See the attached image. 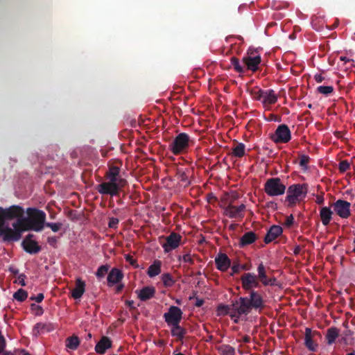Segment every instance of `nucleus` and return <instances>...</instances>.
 <instances>
[{
  "instance_id": "f257e3e1",
  "label": "nucleus",
  "mask_w": 355,
  "mask_h": 355,
  "mask_svg": "<svg viewBox=\"0 0 355 355\" xmlns=\"http://www.w3.org/2000/svg\"><path fill=\"white\" fill-rule=\"evenodd\" d=\"M26 214L28 217L24 216V219H21L19 222L24 231H42L46 223L45 212L37 208L30 207L26 209Z\"/></svg>"
},
{
  "instance_id": "f03ea898",
  "label": "nucleus",
  "mask_w": 355,
  "mask_h": 355,
  "mask_svg": "<svg viewBox=\"0 0 355 355\" xmlns=\"http://www.w3.org/2000/svg\"><path fill=\"white\" fill-rule=\"evenodd\" d=\"M248 297H240L238 300L239 309L237 314L247 315L252 309L261 311L264 308V300L259 291H249Z\"/></svg>"
},
{
  "instance_id": "7ed1b4c3",
  "label": "nucleus",
  "mask_w": 355,
  "mask_h": 355,
  "mask_svg": "<svg viewBox=\"0 0 355 355\" xmlns=\"http://www.w3.org/2000/svg\"><path fill=\"white\" fill-rule=\"evenodd\" d=\"M192 142L189 135L185 132L179 133L168 144V149L175 155L187 152Z\"/></svg>"
},
{
  "instance_id": "20e7f679",
  "label": "nucleus",
  "mask_w": 355,
  "mask_h": 355,
  "mask_svg": "<svg viewBox=\"0 0 355 355\" xmlns=\"http://www.w3.org/2000/svg\"><path fill=\"white\" fill-rule=\"evenodd\" d=\"M308 191V185L306 184H295L291 185L287 190L286 201L288 202V206L295 205L300 198H304Z\"/></svg>"
},
{
  "instance_id": "39448f33",
  "label": "nucleus",
  "mask_w": 355,
  "mask_h": 355,
  "mask_svg": "<svg viewBox=\"0 0 355 355\" xmlns=\"http://www.w3.org/2000/svg\"><path fill=\"white\" fill-rule=\"evenodd\" d=\"M12 227L14 229L4 225L0 227V237L3 241H17L21 239V233L24 231L21 223L15 222L12 223Z\"/></svg>"
},
{
  "instance_id": "423d86ee",
  "label": "nucleus",
  "mask_w": 355,
  "mask_h": 355,
  "mask_svg": "<svg viewBox=\"0 0 355 355\" xmlns=\"http://www.w3.org/2000/svg\"><path fill=\"white\" fill-rule=\"evenodd\" d=\"M286 186L279 178H271L264 184V191L269 196H278L284 193Z\"/></svg>"
},
{
  "instance_id": "0eeeda50",
  "label": "nucleus",
  "mask_w": 355,
  "mask_h": 355,
  "mask_svg": "<svg viewBox=\"0 0 355 355\" xmlns=\"http://www.w3.org/2000/svg\"><path fill=\"white\" fill-rule=\"evenodd\" d=\"M270 139L275 144H286L291 139V132L288 126L281 124L274 133L270 135Z\"/></svg>"
},
{
  "instance_id": "6e6552de",
  "label": "nucleus",
  "mask_w": 355,
  "mask_h": 355,
  "mask_svg": "<svg viewBox=\"0 0 355 355\" xmlns=\"http://www.w3.org/2000/svg\"><path fill=\"white\" fill-rule=\"evenodd\" d=\"M238 309H239L238 300L233 301L230 305L219 304L217 308L218 315H229L235 323H238L239 318L242 315L237 314Z\"/></svg>"
},
{
  "instance_id": "1a4fd4ad",
  "label": "nucleus",
  "mask_w": 355,
  "mask_h": 355,
  "mask_svg": "<svg viewBox=\"0 0 355 355\" xmlns=\"http://www.w3.org/2000/svg\"><path fill=\"white\" fill-rule=\"evenodd\" d=\"M182 314L180 308L176 306H171L168 312L164 314L163 318L168 326H173L180 324L182 318Z\"/></svg>"
},
{
  "instance_id": "9d476101",
  "label": "nucleus",
  "mask_w": 355,
  "mask_h": 355,
  "mask_svg": "<svg viewBox=\"0 0 355 355\" xmlns=\"http://www.w3.org/2000/svg\"><path fill=\"white\" fill-rule=\"evenodd\" d=\"M241 282L242 288L248 292L255 291L254 288L260 287L257 275L254 273L246 272L243 274L241 277Z\"/></svg>"
},
{
  "instance_id": "9b49d317",
  "label": "nucleus",
  "mask_w": 355,
  "mask_h": 355,
  "mask_svg": "<svg viewBox=\"0 0 355 355\" xmlns=\"http://www.w3.org/2000/svg\"><path fill=\"white\" fill-rule=\"evenodd\" d=\"M5 220H12L16 219V222H19L24 219V209L19 205H12L8 208H3Z\"/></svg>"
},
{
  "instance_id": "f8f14e48",
  "label": "nucleus",
  "mask_w": 355,
  "mask_h": 355,
  "mask_svg": "<svg viewBox=\"0 0 355 355\" xmlns=\"http://www.w3.org/2000/svg\"><path fill=\"white\" fill-rule=\"evenodd\" d=\"M34 237V234H28L21 242V247L24 250L31 254H37L41 251V247L36 241L33 240Z\"/></svg>"
},
{
  "instance_id": "ddd939ff",
  "label": "nucleus",
  "mask_w": 355,
  "mask_h": 355,
  "mask_svg": "<svg viewBox=\"0 0 355 355\" xmlns=\"http://www.w3.org/2000/svg\"><path fill=\"white\" fill-rule=\"evenodd\" d=\"M334 211L342 218H347L351 215V204L344 200H338L333 205Z\"/></svg>"
},
{
  "instance_id": "4468645a",
  "label": "nucleus",
  "mask_w": 355,
  "mask_h": 355,
  "mask_svg": "<svg viewBox=\"0 0 355 355\" xmlns=\"http://www.w3.org/2000/svg\"><path fill=\"white\" fill-rule=\"evenodd\" d=\"M182 241V236L176 232H171L166 237V243L162 244L165 252L176 249L179 247Z\"/></svg>"
},
{
  "instance_id": "2eb2a0df",
  "label": "nucleus",
  "mask_w": 355,
  "mask_h": 355,
  "mask_svg": "<svg viewBox=\"0 0 355 355\" xmlns=\"http://www.w3.org/2000/svg\"><path fill=\"white\" fill-rule=\"evenodd\" d=\"M245 209V205L244 204H241L239 207L229 204L224 208V214L230 218H243Z\"/></svg>"
},
{
  "instance_id": "dca6fc26",
  "label": "nucleus",
  "mask_w": 355,
  "mask_h": 355,
  "mask_svg": "<svg viewBox=\"0 0 355 355\" xmlns=\"http://www.w3.org/2000/svg\"><path fill=\"white\" fill-rule=\"evenodd\" d=\"M215 264L218 270L225 272L230 267L231 260L226 254L220 252L215 257Z\"/></svg>"
},
{
  "instance_id": "f3484780",
  "label": "nucleus",
  "mask_w": 355,
  "mask_h": 355,
  "mask_svg": "<svg viewBox=\"0 0 355 355\" xmlns=\"http://www.w3.org/2000/svg\"><path fill=\"white\" fill-rule=\"evenodd\" d=\"M97 191L103 195L117 196V187L114 182H105L97 186Z\"/></svg>"
},
{
  "instance_id": "a211bd4d",
  "label": "nucleus",
  "mask_w": 355,
  "mask_h": 355,
  "mask_svg": "<svg viewBox=\"0 0 355 355\" xmlns=\"http://www.w3.org/2000/svg\"><path fill=\"white\" fill-rule=\"evenodd\" d=\"M261 60L260 55L253 57L247 55L243 58V62L246 65L247 69L252 71H256L259 69Z\"/></svg>"
},
{
  "instance_id": "6ab92c4d",
  "label": "nucleus",
  "mask_w": 355,
  "mask_h": 355,
  "mask_svg": "<svg viewBox=\"0 0 355 355\" xmlns=\"http://www.w3.org/2000/svg\"><path fill=\"white\" fill-rule=\"evenodd\" d=\"M282 227L279 225H272L268 231L264 238V242L269 243L277 239L279 235L282 234Z\"/></svg>"
},
{
  "instance_id": "aec40b11",
  "label": "nucleus",
  "mask_w": 355,
  "mask_h": 355,
  "mask_svg": "<svg viewBox=\"0 0 355 355\" xmlns=\"http://www.w3.org/2000/svg\"><path fill=\"white\" fill-rule=\"evenodd\" d=\"M141 301H147L154 297L155 288L153 286H145L141 290L135 291Z\"/></svg>"
},
{
  "instance_id": "412c9836",
  "label": "nucleus",
  "mask_w": 355,
  "mask_h": 355,
  "mask_svg": "<svg viewBox=\"0 0 355 355\" xmlns=\"http://www.w3.org/2000/svg\"><path fill=\"white\" fill-rule=\"evenodd\" d=\"M112 347V341L110 338L103 336L95 346V351L100 354H104L107 349Z\"/></svg>"
},
{
  "instance_id": "4be33fe9",
  "label": "nucleus",
  "mask_w": 355,
  "mask_h": 355,
  "mask_svg": "<svg viewBox=\"0 0 355 355\" xmlns=\"http://www.w3.org/2000/svg\"><path fill=\"white\" fill-rule=\"evenodd\" d=\"M85 282L80 278L76 281V286L71 290V297L75 299H80L85 291Z\"/></svg>"
},
{
  "instance_id": "5701e85b",
  "label": "nucleus",
  "mask_w": 355,
  "mask_h": 355,
  "mask_svg": "<svg viewBox=\"0 0 355 355\" xmlns=\"http://www.w3.org/2000/svg\"><path fill=\"white\" fill-rule=\"evenodd\" d=\"M257 239V236L254 232H247L241 237L239 245L241 248H243L253 243Z\"/></svg>"
},
{
  "instance_id": "b1692460",
  "label": "nucleus",
  "mask_w": 355,
  "mask_h": 355,
  "mask_svg": "<svg viewBox=\"0 0 355 355\" xmlns=\"http://www.w3.org/2000/svg\"><path fill=\"white\" fill-rule=\"evenodd\" d=\"M311 329L310 328L305 329L304 345L311 352H316L318 345L313 341L311 336Z\"/></svg>"
},
{
  "instance_id": "393cba45",
  "label": "nucleus",
  "mask_w": 355,
  "mask_h": 355,
  "mask_svg": "<svg viewBox=\"0 0 355 355\" xmlns=\"http://www.w3.org/2000/svg\"><path fill=\"white\" fill-rule=\"evenodd\" d=\"M123 278V274L117 268H112L107 275V282L110 285L117 284Z\"/></svg>"
},
{
  "instance_id": "a878e982",
  "label": "nucleus",
  "mask_w": 355,
  "mask_h": 355,
  "mask_svg": "<svg viewBox=\"0 0 355 355\" xmlns=\"http://www.w3.org/2000/svg\"><path fill=\"white\" fill-rule=\"evenodd\" d=\"M340 330L336 327H331L327 330L325 338L329 345H332L338 338Z\"/></svg>"
},
{
  "instance_id": "bb28decb",
  "label": "nucleus",
  "mask_w": 355,
  "mask_h": 355,
  "mask_svg": "<svg viewBox=\"0 0 355 355\" xmlns=\"http://www.w3.org/2000/svg\"><path fill=\"white\" fill-rule=\"evenodd\" d=\"M333 211L328 207H323L320 209V216L322 221V223L324 226H327L331 218H332Z\"/></svg>"
},
{
  "instance_id": "cd10ccee",
  "label": "nucleus",
  "mask_w": 355,
  "mask_h": 355,
  "mask_svg": "<svg viewBox=\"0 0 355 355\" xmlns=\"http://www.w3.org/2000/svg\"><path fill=\"white\" fill-rule=\"evenodd\" d=\"M262 102L263 104L272 105L275 104L277 101V96L275 94L274 90L267 89L263 90Z\"/></svg>"
},
{
  "instance_id": "c85d7f7f",
  "label": "nucleus",
  "mask_w": 355,
  "mask_h": 355,
  "mask_svg": "<svg viewBox=\"0 0 355 355\" xmlns=\"http://www.w3.org/2000/svg\"><path fill=\"white\" fill-rule=\"evenodd\" d=\"M161 267H162V262L159 260H155L154 261L153 263L151 264L148 270H147V275L150 277H154L161 272Z\"/></svg>"
},
{
  "instance_id": "c756f323",
  "label": "nucleus",
  "mask_w": 355,
  "mask_h": 355,
  "mask_svg": "<svg viewBox=\"0 0 355 355\" xmlns=\"http://www.w3.org/2000/svg\"><path fill=\"white\" fill-rule=\"evenodd\" d=\"M55 329V327L53 324L47 322L42 323L38 322L34 326V330L37 331V334H43L44 332H50Z\"/></svg>"
},
{
  "instance_id": "7c9ffc66",
  "label": "nucleus",
  "mask_w": 355,
  "mask_h": 355,
  "mask_svg": "<svg viewBox=\"0 0 355 355\" xmlns=\"http://www.w3.org/2000/svg\"><path fill=\"white\" fill-rule=\"evenodd\" d=\"M120 168L116 166H112L109 168L108 171L106 173V177L111 182H114L118 180L119 177Z\"/></svg>"
},
{
  "instance_id": "2f4dec72",
  "label": "nucleus",
  "mask_w": 355,
  "mask_h": 355,
  "mask_svg": "<svg viewBox=\"0 0 355 355\" xmlns=\"http://www.w3.org/2000/svg\"><path fill=\"white\" fill-rule=\"evenodd\" d=\"M189 174V170L184 171L182 168H179L177 171L176 176L180 182L184 184V186H189L190 184Z\"/></svg>"
},
{
  "instance_id": "473e14b6",
  "label": "nucleus",
  "mask_w": 355,
  "mask_h": 355,
  "mask_svg": "<svg viewBox=\"0 0 355 355\" xmlns=\"http://www.w3.org/2000/svg\"><path fill=\"white\" fill-rule=\"evenodd\" d=\"M171 327V335L177 337L179 340H182L187 334V330L180 327V324H177Z\"/></svg>"
},
{
  "instance_id": "72a5a7b5",
  "label": "nucleus",
  "mask_w": 355,
  "mask_h": 355,
  "mask_svg": "<svg viewBox=\"0 0 355 355\" xmlns=\"http://www.w3.org/2000/svg\"><path fill=\"white\" fill-rule=\"evenodd\" d=\"M80 345V340L78 336L73 335L67 338L66 347L70 349L76 350Z\"/></svg>"
},
{
  "instance_id": "f704fd0d",
  "label": "nucleus",
  "mask_w": 355,
  "mask_h": 355,
  "mask_svg": "<svg viewBox=\"0 0 355 355\" xmlns=\"http://www.w3.org/2000/svg\"><path fill=\"white\" fill-rule=\"evenodd\" d=\"M245 146L243 143H237L232 148V154L236 157H242L245 154Z\"/></svg>"
},
{
  "instance_id": "c9c22d12",
  "label": "nucleus",
  "mask_w": 355,
  "mask_h": 355,
  "mask_svg": "<svg viewBox=\"0 0 355 355\" xmlns=\"http://www.w3.org/2000/svg\"><path fill=\"white\" fill-rule=\"evenodd\" d=\"M257 279L259 282H260L262 284H263V282H266L268 279V276L266 275V268L263 263H260L257 267Z\"/></svg>"
},
{
  "instance_id": "e433bc0d",
  "label": "nucleus",
  "mask_w": 355,
  "mask_h": 355,
  "mask_svg": "<svg viewBox=\"0 0 355 355\" xmlns=\"http://www.w3.org/2000/svg\"><path fill=\"white\" fill-rule=\"evenodd\" d=\"M218 350L220 355H235V349L230 345H222L218 347Z\"/></svg>"
},
{
  "instance_id": "4c0bfd02",
  "label": "nucleus",
  "mask_w": 355,
  "mask_h": 355,
  "mask_svg": "<svg viewBox=\"0 0 355 355\" xmlns=\"http://www.w3.org/2000/svg\"><path fill=\"white\" fill-rule=\"evenodd\" d=\"M28 297V293L22 289L19 288L13 295L14 299L19 302H24Z\"/></svg>"
},
{
  "instance_id": "58836bf2",
  "label": "nucleus",
  "mask_w": 355,
  "mask_h": 355,
  "mask_svg": "<svg viewBox=\"0 0 355 355\" xmlns=\"http://www.w3.org/2000/svg\"><path fill=\"white\" fill-rule=\"evenodd\" d=\"M162 280L166 287L172 286L175 284V281L170 273H164L162 275Z\"/></svg>"
},
{
  "instance_id": "ea45409f",
  "label": "nucleus",
  "mask_w": 355,
  "mask_h": 355,
  "mask_svg": "<svg viewBox=\"0 0 355 355\" xmlns=\"http://www.w3.org/2000/svg\"><path fill=\"white\" fill-rule=\"evenodd\" d=\"M231 64L233 66L234 70L238 72L243 73L245 72L244 68L240 64L239 60L236 57H232L230 60Z\"/></svg>"
},
{
  "instance_id": "a19ab883",
  "label": "nucleus",
  "mask_w": 355,
  "mask_h": 355,
  "mask_svg": "<svg viewBox=\"0 0 355 355\" xmlns=\"http://www.w3.org/2000/svg\"><path fill=\"white\" fill-rule=\"evenodd\" d=\"M317 91L320 94L328 96L333 92L334 87L332 86H319L317 88Z\"/></svg>"
},
{
  "instance_id": "79ce46f5",
  "label": "nucleus",
  "mask_w": 355,
  "mask_h": 355,
  "mask_svg": "<svg viewBox=\"0 0 355 355\" xmlns=\"http://www.w3.org/2000/svg\"><path fill=\"white\" fill-rule=\"evenodd\" d=\"M108 270H109V266L107 265L101 266L98 268V270L96 272V275L97 277L102 278L107 273Z\"/></svg>"
},
{
  "instance_id": "37998d69",
  "label": "nucleus",
  "mask_w": 355,
  "mask_h": 355,
  "mask_svg": "<svg viewBox=\"0 0 355 355\" xmlns=\"http://www.w3.org/2000/svg\"><path fill=\"white\" fill-rule=\"evenodd\" d=\"M262 92H263V90L259 88H254L251 90V95L254 99L261 101L263 99V94H262Z\"/></svg>"
},
{
  "instance_id": "c03bdc74",
  "label": "nucleus",
  "mask_w": 355,
  "mask_h": 355,
  "mask_svg": "<svg viewBox=\"0 0 355 355\" xmlns=\"http://www.w3.org/2000/svg\"><path fill=\"white\" fill-rule=\"evenodd\" d=\"M44 226L49 227L53 232H58L62 226L61 223H45Z\"/></svg>"
},
{
  "instance_id": "a18cd8bd",
  "label": "nucleus",
  "mask_w": 355,
  "mask_h": 355,
  "mask_svg": "<svg viewBox=\"0 0 355 355\" xmlns=\"http://www.w3.org/2000/svg\"><path fill=\"white\" fill-rule=\"evenodd\" d=\"M232 272L230 274V276H234V274L240 272L241 270H245V266H241L239 263H234L231 268Z\"/></svg>"
},
{
  "instance_id": "49530a36",
  "label": "nucleus",
  "mask_w": 355,
  "mask_h": 355,
  "mask_svg": "<svg viewBox=\"0 0 355 355\" xmlns=\"http://www.w3.org/2000/svg\"><path fill=\"white\" fill-rule=\"evenodd\" d=\"M310 157L306 155H301L300 156V165L303 168H307V164L309 162Z\"/></svg>"
},
{
  "instance_id": "de8ad7c7",
  "label": "nucleus",
  "mask_w": 355,
  "mask_h": 355,
  "mask_svg": "<svg viewBox=\"0 0 355 355\" xmlns=\"http://www.w3.org/2000/svg\"><path fill=\"white\" fill-rule=\"evenodd\" d=\"M349 167V163L347 160H343L339 163V170L340 172L347 171Z\"/></svg>"
},
{
  "instance_id": "09e8293b",
  "label": "nucleus",
  "mask_w": 355,
  "mask_h": 355,
  "mask_svg": "<svg viewBox=\"0 0 355 355\" xmlns=\"http://www.w3.org/2000/svg\"><path fill=\"white\" fill-rule=\"evenodd\" d=\"M119 223V220L118 218H110L109 219L108 227L110 228L116 229L117 227H118Z\"/></svg>"
},
{
  "instance_id": "8fccbe9b",
  "label": "nucleus",
  "mask_w": 355,
  "mask_h": 355,
  "mask_svg": "<svg viewBox=\"0 0 355 355\" xmlns=\"http://www.w3.org/2000/svg\"><path fill=\"white\" fill-rule=\"evenodd\" d=\"M31 309L35 311L36 315H42L44 313V309L42 306L39 305H36L35 304H32L31 305Z\"/></svg>"
},
{
  "instance_id": "3c124183",
  "label": "nucleus",
  "mask_w": 355,
  "mask_h": 355,
  "mask_svg": "<svg viewBox=\"0 0 355 355\" xmlns=\"http://www.w3.org/2000/svg\"><path fill=\"white\" fill-rule=\"evenodd\" d=\"M127 182L125 179L121 178H118V180L116 181V184L117 187V194H119V190L123 188L125 184Z\"/></svg>"
},
{
  "instance_id": "603ef678",
  "label": "nucleus",
  "mask_w": 355,
  "mask_h": 355,
  "mask_svg": "<svg viewBox=\"0 0 355 355\" xmlns=\"http://www.w3.org/2000/svg\"><path fill=\"white\" fill-rule=\"evenodd\" d=\"M181 259H182L184 262L188 263L189 265H193L194 263V261L189 254H184L182 257H180L179 260Z\"/></svg>"
},
{
  "instance_id": "864d4df0",
  "label": "nucleus",
  "mask_w": 355,
  "mask_h": 355,
  "mask_svg": "<svg viewBox=\"0 0 355 355\" xmlns=\"http://www.w3.org/2000/svg\"><path fill=\"white\" fill-rule=\"evenodd\" d=\"M293 223L294 217L292 214H291L290 216L286 217V220L284 223V225L287 227H290L293 225Z\"/></svg>"
},
{
  "instance_id": "5fc2aeb1",
  "label": "nucleus",
  "mask_w": 355,
  "mask_h": 355,
  "mask_svg": "<svg viewBox=\"0 0 355 355\" xmlns=\"http://www.w3.org/2000/svg\"><path fill=\"white\" fill-rule=\"evenodd\" d=\"M47 242L48 243L53 246V248H56V244H57V242H58V239H57V237L55 236H49L47 238Z\"/></svg>"
},
{
  "instance_id": "6e6d98bb",
  "label": "nucleus",
  "mask_w": 355,
  "mask_h": 355,
  "mask_svg": "<svg viewBox=\"0 0 355 355\" xmlns=\"http://www.w3.org/2000/svg\"><path fill=\"white\" fill-rule=\"evenodd\" d=\"M6 345V340L0 331V354L3 352Z\"/></svg>"
},
{
  "instance_id": "4d7b16f0",
  "label": "nucleus",
  "mask_w": 355,
  "mask_h": 355,
  "mask_svg": "<svg viewBox=\"0 0 355 355\" xmlns=\"http://www.w3.org/2000/svg\"><path fill=\"white\" fill-rule=\"evenodd\" d=\"M277 279L275 277L273 278H268L266 282H263V286H275L276 285Z\"/></svg>"
},
{
  "instance_id": "13d9d810",
  "label": "nucleus",
  "mask_w": 355,
  "mask_h": 355,
  "mask_svg": "<svg viewBox=\"0 0 355 355\" xmlns=\"http://www.w3.org/2000/svg\"><path fill=\"white\" fill-rule=\"evenodd\" d=\"M44 296L43 293H39L36 296L31 297L30 299L31 300H35L37 303H40V302H42V300H44Z\"/></svg>"
},
{
  "instance_id": "bf43d9fd",
  "label": "nucleus",
  "mask_w": 355,
  "mask_h": 355,
  "mask_svg": "<svg viewBox=\"0 0 355 355\" xmlns=\"http://www.w3.org/2000/svg\"><path fill=\"white\" fill-rule=\"evenodd\" d=\"M5 216H4V211L3 208L0 207V227L5 225Z\"/></svg>"
},
{
  "instance_id": "052dcab7",
  "label": "nucleus",
  "mask_w": 355,
  "mask_h": 355,
  "mask_svg": "<svg viewBox=\"0 0 355 355\" xmlns=\"http://www.w3.org/2000/svg\"><path fill=\"white\" fill-rule=\"evenodd\" d=\"M125 259L128 262L130 263V265L135 266V268L138 267V265L137 264V261L135 259L132 258L130 255H127L125 257Z\"/></svg>"
},
{
  "instance_id": "680f3d73",
  "label": "nucleus",
  "mask_w": 355,
  "mask_h": 355,
  "mask_svg": "<svg viewBox=\"0 0 355 355\" xmlns=\"http://www.w3.org/2000/svg\"><path fill=\"white\" fill-rule=\"evenodd\" d=\"M26 278V276L24 274H20L18 276V282L19 284H21L22 286H26L25 279Z\"/></svg>"
},
{
  "instance_id": "e2e57ef3",
  "label": "nucleus",
  "mask_w": 355,
  "mask_h": 355,
  "mask_svg": "<svg viewBox=\"0 0 355 355\" xmlns=\"http://www.w3.org/2000/svg\"><path fill=\"white\" fill-rule=\"evenodd\" d=\"M324 202V199L323 195H318L316 196L315 202L318 205H323Z\"/></svg>"
},
{
  "instance_id": "0e129e2a",
  "label": "nucleus",
  "mask_w": 355,
  "mask_h": 355,
  "mask_svg": "<svg viewBox=\"0 0 355 355\" xmlns=\"http://www.w3.org/2000/svg\"><path fill=\"white\" fill-rule=\"evenodd\" d=\"M314 79L317 83H320L324 80V78L322 76V74L317 73L314 76Z\"/></svg>"
},
{
  "instance_id": "69168bd1",
  "label": "nucleus",
  "mask_w": 355,
  "mask_h": 355,
  "mask_svg": "<svg viewBox=\"0 0 355 355\" xmlns=\"http://www.w3.org/2000/svg\"><path fill=\"white\" fill-rule=\"evenodd\" d=\"M204 304V300L202 299L196 298L195 306L196 307H200Z\"/></svg>"
},
{
  "instance_id": "338daca9",
  "label": "nucleus",
  "mask_w": 355,
  "mask_h": 355,
  "mask_svg": "<svg viewBox=\"0 0 355 355\" xmlns=\"http://www.w3.org/2000/svg\"><path fill=\"white\" fill-rule=\"evenodd\" d=\"M301 247L300 245H296L295 246L294 249H293V253L295 255H298L300 254V252H301Z\"/></svg>"
},
{
  "instance_id": "774afa93",
  "label": "nucleus",
  "mask_w": 355,
  "mask_h": 355,
  "mask_svg": "<svg viewBox=\"0 0 355 355\" xmlns=\"http://www.w3.org/2000/svg\"><path fill=\"white\" fill-rule=\"evenodd\" d=\"M125 304L130 309H135V307L134 306L135 302L133 300H127Z\"/></svg>"
}]
</instances>
